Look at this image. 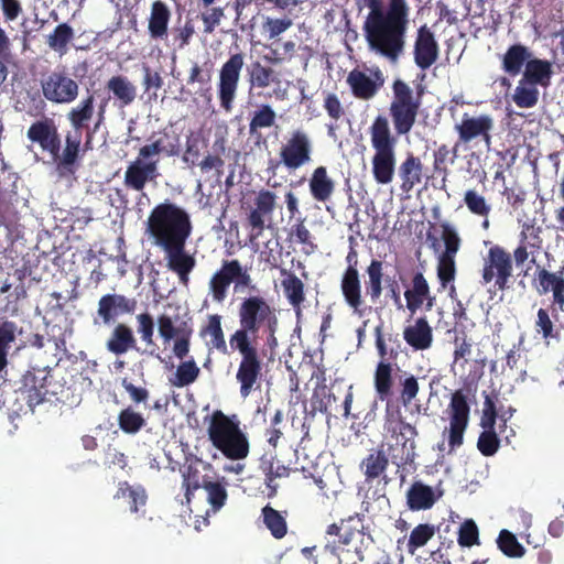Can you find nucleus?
<instances>
[{
	"mask_svg": "<svg viewBox=\"0 0 564 564\" xmlns=\"http://www.w3.org/2000/svg\"><path fill=\"white\" fill-rule=\"evenodd\" d=\"M116 499H126L132 513H138L148 501V494L141 485L131 486L128 481H121L115 495Z\"/></svg>",
	"mask_w": 564,
	"mask_h": 564,
	"instance_id": "45",
	"label": "nucleus"
},
{
	"mask_svg": "<svg viewBox=\"0 0 564 564\" xmlns=\"http://www.w3.org/2000/svg\"><path fill=\"white\" fill-rule=\"evenodd\" d=\"M282 274H286V278L282 280L284 295L293 308H295L299 313L301 305L305 300L304 283L292 272L282 270Z\"/></svg>",
	"mask_w": 564,
	"mask_h": 564,
	"instance_id": "46",
	"label": "nucleus"
},
{
	"mask_svg": "<svg viewBox=\"0 0 564 564\" xmlns=\"http://www.w3.org/2000/svg\"><path fill=\"white\" fill-rule=\"evenodd\" d=\"M192 231L189 214L183 207L167 200L155 205L145 223V232L159 248L187 241Z\"/></svg>",
	"mask_w": 564,
	"mask_h": 564,
	"instance_id": "3",
	"label": "nucleus"
},
{
	"mask_svg": "<svg viewBox=\"0 0 564 564\" xmlns=\"http://www.w3.org/2000/svg\"><path fill=\"white\" fill-rule=\"evenodd\" d=\"M239 328L229 337V346L241 359L236 372L239 393L247 398L259 387L262 378V356L259 340L270 349L278 346L279 316L275 306L264 296L253 294L242 297L237 311Z\"/></svg>",
	"mask_w": 564,
	"mask_h": 564,
	"instance_id": "1",
	"label": "nucleus"
},
{
	"mask_svg": "<svg viewBox=\"0 0 564 564\" xmlns=\"http://www.w3.org/2000/svg\"><path fill=\"white\" fill-rule=\"evenodd\" d=\"M159 176V166L155 165V162L142 159L138 154L126 169L123 184L128 189L143 192L147 184L156 182Z\"/></svg>",
	"mask_w": 564,
	"mask_h": 564,
	"instance_id": "22",
	"label": "nucleus"
},
{
	"mask_svg": "<svg viewBox=\"0 0 564 564\" xmlns=\"http://www.w3.org/2000/svg\"><path fill=\"white\" fill-rule=\"evenodd\" d=\"M180 471L183 478L182 487L185 491V499L189 503L194 492L203 488V477L195 464H185Z\"/></svg>",
	"mask_w": 564,
	"mask_h": 564,
	"instance_id": "51",
	"label": "nucleus"
},
{
	"mask_svg": "<svg viewBox=\"0 0 564 564\" xmlns=\"http://www.w3.org/2000/svg\"><path fill=\"white\" fill-rule=\"evenodd\" d=\"M384 430L394 441L388 451L393 464L406 466L414 463L416 457L415 437L419 432L415 426L404 421L399 406L388 403L384 410Z\"/></svg>",
	"mask_w": 564,
	"mask_h": 564,
	"instance_id": "6",
	"label": "nucleus"
},
{
	"mask_svg": "<svg viewBox=\"0 0 564 564\" xmlns=\"http://www.w3.org/2000/svg\"><path fill=\"white\" fill-rule=\"evenodd\" d=\"M138 333L141 340L145 344L147 348L141 352L149 356L159 357L158 345L154 343V321L151 314L141 313L137 315Z\"/></svg>",
	"mask_w": 564,
	"mask_h": 564,
	"instance_id": "48",
	"label": "nucleus"
},
{
	"mask_svg": "<svg viewBox=\"0 0 564 564\" xmlns=\"http://www.w3.org/2000/svg\"><path fill=\"white\" fill-rule=\"evenodd\" d=\"M231 284L236 292L243 289H256L249 269L243 267L238 259L223 260L220 268L210 276L208 289L213 301L221 304L226 300Z\"/></svg>",
	"mask_w": 564,
	"mask_h": 564,
	"instance_id": "8",
	"label": "nucleus"
},
{
	"mask_svg": "<svg viewBox=\"0 0 564 564\" xmlns=\"http://www.w3.org/2000/svg\"><path fill=\"white\" fill-rule=\"evenodd\" d=\"M413 55L416 66L422 70L429 69L438 58L437 41L426 24L417 29Z\"/></svg>",
	"mask_w": 564,
	"mask_h": 564,
	"instance_id": "26",
	"label": "nucleus"
},
{
	"mask_svg": "<svg viewBox=\"0 0 564 564\" xmlns=\"http://www.w3.org/2000/svg\"><path fill=\"white\" fill-rule=\"evenodd\" d=\"M437 278L441 283L442 289H446L449 283H452L455 279L456 274V264L455 257L448 256H440L437 268H436Z\"/></svg>",
	"mask_w": 564,
	"mask_h": 564,
	"instance_id": "64",
	"label": "nucleus"
},
{
	"mask_svg": "<svg viewBox=\"0 0 564 564\" xmlns=\"http://www.w3.org/2000/svg\"><path fill=\"white\" fill-rule=\"evenodd\" d=\"M243 65L245 54L238 52L230 54L219 69L217 95L219 105L226 112L234 108Z\"/></svg>",
	"mask_w": 564,
	"mask_h": 564,
	"instance_id": "11",
	"label": "nucleus"
},
{
	"mask_svg": "<svg viewBox=\"0 0 564 564\" xmlns=\"http://www.w3.org/2000/svg\"><path fill=\"white\" fill-rule=\"evenodd\" d=\"M248 82L251 87L264 89L272 84H280L278 73L270 66H264L260 61H253L247 67Z\"/></svg>",
	"mask_w": 564,
	"mask_h": 564,
	"instance_id": "44",
	"label": "nucleus"
},
{
	"mask_svg": "<svg viewBox=\"0 0 564 564\" xmlns=\"http://www.w3.org/2000/svg\"><path fill=\"white\" fill-rule=\"evenodd\" d=\"M200 375V369L196 365L193 357L185 360L177 366L174 379L171 380L172 384L177 388L187 387L194 383Z\"/></svg>",
	"mask_w": 564,
	"mask_h": 564,
	"instance_id": "50",
	"label": "nucleus"
},
{
	"mask_svg": "<svg viewBox=\"0 0 564 564\" xmlns=\"http://www.w3.org/2000/svg\"><path fill=\"white\" fill-rule=\"evenodd\" d=\"M82 143V134L74 132V134L67 133L65 137V147L61 154L58 152V159H53L56 162L57 170L63 172H73Z\"/></svg>",
	"mask_w": 564,
	"mask_h": 564,
	"instance_id": "43",
	"label": "nucleus"
},
{
	"mask_svg": "<svg viewBox=\"0 0 564 564\" xmlns=\"http://www.w3.org/2000/svg\"><path fill=\"white\" fill-rule=\"evenodd\" d=\"M497 544L499 550L509 557H521L525 552V549L519 543L516 535L506 529L500 531Z\"/></svg>",
	"mask_w": 564,
	"mask_h": 564,
	"instance_id": "59",
	"label": "nucleus"
},
{
	"mask_svg": "<svg viewBox=\"0 0 564 564\" xmlns=\"http://www.w3.org/2000/svg\"><path fill=\"white\" fill-rule=\"evenodd\" d=\"M397 172L401 181V192L409 194L423 180V163L419 156L409 153L399 164Z\"/></svg>",
	"mask_w": 564,
	"mask_h": 564,
	"instance_id": "30",
	"label": "nucleus"
},
{
	"mask_svg": "<svg viewBox=\"0 0 564 564\" xmlns=\"http://www.w3.org/2000/svg\"><path fill=\"white\" fill-rule=\"evenodd\" d=\"M316 546H305L301 550L288 549L282 555L283 564H317L314 554Z\"/></svg>",
	"mask_w": 564,
	"mask_h": 564,
	"instance_id": "61",
	"label": "nucleus"
},
{
	"mask_svg": "<svg viewBox=\"0 0 564 564\" xmlns=\"http://www.w3.org/2000/svg\"><path fill=\"white\" fill-rule=\"evenodd\" d=\"M213 149L215 153L206 155L198 163V166L203 173H208L209 171L215 170L217 175L220 176L225 165V161L221 155L226 152V140L224 138L217 139L214 142Z\"/></svg>",
	"mask_w": 564,
	"mask_h": 564,
	"instance_id": "52",
	"label": "nucleus"
},
{
	"mask_svg": "<svg viewBox=\"0 0 564 564\" xmlns=\"http://www.w3.org/2000/svg\"><path fill=\"white\" fill-rule=\"evenodd\" d=\"M435 534V528L430 523H421L416 525L410 533L406 550L410 554H414L417 549L423 547Z\"/></svg>",
	"mask_w": 564,
	"mask_h": 564,
	"instance_id": "58",
	"label": "nucleus"
},
{
	"mask_svg": "<svg viewBox=\"0 0 564 564\" xmlns=\"http://www.w3.org/2000/svg\"><path fill=\"white\" fill-rule=\"evenodd\" d=\"M405 307L413 315L419 310L431 311L436 305V296L432 293L430 284L420 271L413 273L409 288L404 291Z\"/></svg>",
	"mask_w": 564,
	"mask_h": 564,
	"instance_id": "21",
	"label": "nucleus"
},
{
	"mask_svg": "<svg viewBox=\"0 0 564 564\" xmlns=\"http://www.w3.org/2000/svg\"><path fill=\"white\" fill-rule=\"evenodd\" d=\"M464 204L470 214L480 218H488L491 213V205L486 197L476 189H467L464 194Z\"/></svg>",
	"mask_w": 564,
	"mask_h": 564,
	"instance_id": "56",
	"label": "nucleus"
},
{
	"mask_svg": "<svg viewBox=\"0 0 564 564\" xmlns=\"http://www.w3.org/2000/svg\"><path fill=\"white\" fill-rule=\"evenodd\" d=\"M372 76L373 78L369 77L365 72L358 68H354L348 73L346 82L356 98L369 100L373 98L383 86L384 77L379 68L372 72Z\"/></svg>",
	"mask_w": 564,
	"mask_h": 564,
	"instance_id": "27",
	"label": "nucleus"
},
{
	"mask_svg": "<svg viewBox=\"0 0 564 564\" xmlns=\"http://www.w3.org/2000/svg\"><path fill=\"white\" fill-rule=\"evenodd\" d=\"M370 142L375 150L371 171L377 184L386 185L393 181L397 165V138L392 134L387 117L377 116L369 127Z\"/></svg>",
	"mask_w": 564,
	"mask_h": 564,
	"instance_id": "5",
	"label": "nucleus"
},
{
	"mask_svg": "<svg viewBox=\"0 0 564 564\" xmlns=\"http://www.w3.org/2000/svg\"><path fill=\"white\" fill-rule=\"evenodd\" d=\"M187 241H181L161 248L165 253L167 268L176 273L180 282L187 285L189 282V274L196 267V259L194 254L189 253L186 249Z\"/></svg>",
	"mask_w": 564,
	"mask_h": 564,
	"instance_id": "24",
	"label": "nucleus"
},
{
	"mask_svg": "<svg viewBox=\"0 0 564 564\" xmlns=\"http://www.w3.org/2000/svg\"><path fill=\"white\" fill-rule=\"evenodd\" d=\"M74 39V30L67 23L58 24L47 36V45L61 55L67 52L68 43Z\"/></svg>",
	"mask_w": 564,
	"mask_h": 564,
	"instance_id": "53",
	"label": "nucleus"
},
{
	"mask_svg": "<svg viewBox=\"0 0 564 564\" xmlns=\"http://www.w3.org/2000/svg\"><path fill=\"white\" fill-rule=\"evenodd\" d=\"M310 193L314 200L326 203L335 192V182L328 175L326 166H317L308 178Z\"/></svg>",
	"mask_w": 564,
	"mask_h": 564,
	"instance_id": "32",
	"label": "nucleus"
},
{
	"mask_svg": "<svg viewBox=\"0 0 564 564\" xmlns=\"http://www.w3.org/2000/svg\"><path fill=\"white\" fill-rule=\"evenodd\" d=\"M181 138L173 131L166 129L153 133L150 142L142 145L138 154L150 162H155L159 166L161 155L166 158H174L181 154Z\"/></svg>",
	"mask_w": 564,
	"mask_h": 564,
	"instance_id": "19",
	"label": "nucleus"
},
{
	"mask_svg": "<svg viewBox=\"0 0 564 564\" xmlns=\"http://www.w3.org/2000/svg\"><path fill=\"white\" fill-rule=\"evenodd\" d=\"M404 341L414 351H424L432 347L433 328L425 316L417 317L413 324L403 329Z\"/></svg>",
	"mask_w": 564,
	"mask_h": 564,
	"instance_id": "29",
	"label": "nucleus"
},
{
	"mask_svg": "<svg viewBox=\"0 0 564 564\" xmlns=\"http://www.w3.org/2000/svg\"><path fill=\"white\" fill-rule=\"evenodd\" d=\"M392 93L389 115L397 134L404 135L415 124L421 107V94L414 96L412 88L402 79L393 82Z\"/></svg>",
	"mask_w": 564,
	"mask_h": 564,
	"instance_id": "7",
	"label": "nucleus"
},
{
	"mask_svg": "<svg viewBox=\"0 0 564 564\" xmlns=\"http://www.w3.org/2000/svg\"><path fill=\"white\" fill-rule=\"evenodd\" d=\"M276 194L270 189H260L254 197V207L247 217L250 227V241L258 239L264 231L267 223L272 219V214L276 207Z\"/></svg>",
	"mask_w": 564,
	"mask_h": 564,
	"instance_id": "18",
	"label": "nucleus"
},
{
	"mask_svg": "<svg viewBox=\"0 0 564 564\" xmlns=\"http://www.w3.org/2000/svg\"><path fill=\"white\" fill-rule=\"evenodd\" d=\"M94 113L95 98L94 95L89 94L67 111L66 119L74 129V132L82 134L83 130L89 128Z\"/></svg>",
	"mask_w": 564,
	"mask_h": 564,
	"instance_id": "33",
	"label": "nucleus"
},
{
	"mask_svg": "<svg viewBox=\"0 0 564 564\" xmlns=\"http://www.w3.org/2000/svg\"><path fill=\"white\" fill-rule=\"evenodd\" d=\"M259 468L264 475V484L270 489L268 497L272 498L276 495L278 489L275 479L289 477L291 469L278 460L276 456L269 454L260 457Z\"/></svg>",
	"mask_w": 564,
	"mask_h": 564,
	"instance_id": "35",
	"label": "nucleus"
},
{
	"mask_svg": "<svg viewBox=\"0 0 564 564\" xmlns=\"http://www.w3.org/2000/svg\"><path fill=\"white\" fill-rule=\"evenodd\" d=\"M208 440L226 458L245 459L250 452L247 434L240 429L237 415H227L215 410L207 427Z\"/></svg>",
	"mask_w": 564,
	"mask_h": 564,
	"instance_id": "4",
	"label": "nucleus"
},
{
	"mask_svg": "<svg viewBox=\"0 0 564 564\" xmlns=\"http://www.w3.org/2000/svg\"><path fill=\"white\" fill-rule=\"evenodd\" d=\"M553 75L552 63L541 58H529L522 75L529 85L547 87Z\"/></svg>",
	"mask_w": 564,
	"mask_h": 564,
	"instance_id": "38",
	"label": "nucleus"
},
{
	"mask_svg": "<svg viewBox=\"0 0 564 564\" xmlns=\"http://www.w3.org/2000/svg\"><path fill=\"white\" fill-rule=\"evenodd\" d=\"M17 324L12 321H3L0 324V373L8 366V352L10 345L15 340Z\"/></svg>",
	"mask_w": 564,
	"mask_h": 564,
	"instance_id": "55",
	"label": "nucleus"
},
{
	"mask_svg": "<svg viewBox=\"0 0 564 564\" xmlns=\"http://www.w3.org/2000/svg\"><path fill=\"white\" fill-rule=\"evenodd\" d=\"M440 226L442 228V240L445 246V250L441 256L456 257L462 242L458 232L451 224L446 221L442 223Z\"/></svg>",
	"mask_w": 564,
	"mask_h": 564,
	"instance_id": "62",
	"label": "nucleus"
},
{
	"mask_svg": "<svg viewBox=\"0 0 564 564\" xmlns=\"http://www.w3.org/2000/svg\"><path fill=\"white\" fill-rule=\"evenodd\" d=\"M79 83L66 68H56L41 79V91L45 100L53 105H69L79 96Z\"/></svg>",
	"mask_w": 564,
	"mask_h": 564,
	"instance_id": "10",
	"label": "nucleus"
},
{
	"mask_svg": "<svg viewBox=\"0 0 564 564\" xmlns=\"http://www.w3.org/2000/svg\"><path fill=\"white\" fill-rule=\"evenodd\" d=\"M105 88L109 93V96L108 98L102 99L98 106L97 122L95 123L94 131H96L104 122L106 108L111 99L116 107L124 109L132 105L138 97L137 86L124 75L111 76L106 82Z\"/></svg>",
	"mask_w": 564,
	"mask_h": 564,
	"instance_id": "14",
	"label": "nucleus"
},
{
	"mask_svg": "<svg viewBox=\"0 0 564 564\" xmlns=\"http://www.w3.org/2000/svg\"><path fill=\"white\" fill-rule=\"evenodd\" d=\"M221 321L223 316L219 314L208 315L206 325L202 326L199 330V336L202 338L209 337V340L206 341V346L209 352L217 350L225 355L228 352V348Z\"/></svg>",
	"mask_w": 564,
	"mask_h": 564,
	"instance_id": "34",
	"label": "nucleus"
},
{
	"mask_svg": "<svg viewBox=\"0 0 564 564\" xmlns=\"http://www.w3.org/2000/svg\"><path fill=\"white\" fill-rule=\"evenodd\" d=\"M367 280L365 282L366 295L372 303H377L383 292V262L378 259H372L366 268Z\"/></svg>",
	"mask_w": 564,
	"mask_h": 564,
	"instance_id": "42",
	"label": "nucleus"
},
{
	"mask_svg": "<svg viewBox=\"0 0 564 564\" xmlns=\"http://www.w3.org/2000/svg\"><path fill=\"white\" fill-rule=\"evenodd\" d=\"M117 421L120 430L129 435L139 433L147 425L143 414L135 411L131 405L119 412Z\"/></svg>",
	"mask_w": 564,
	"mask_h": 564,
	"instance_id": "49",
	"label": "nucleus"
},
{
	"mask_svg": "<svg viewBox=\"0 0 564 564\" xmlns=\"http://www.w3.org/2000/svg\"><path fill=\"white\" fill-rule=\"evenodd\" d=\"M50 377V370L46 368H32L14 382L15 392L20 394L31 410L45 401L48 393Z\"/></svg>",
	"mask_w": 564,
	"mask_h": 564,
	"instance_id": "15",
	"label": "nucleus"
},
{
	"mask_svg": "<svg viewBox=\"0 0 564 564\" xmlns=\"http://www.w3.org/2000/svg\"><path fill=\"white\" fill-rule=\"evenodd\" d=\"M369 12L362 24L369 48L394 64L404 53L411 8L408 0H364Z\"/></svg>",
	"mask_w": 564,
	"mask_h": 564,
	"instance_id": "2",
	"label": "nucleus"
},
{
	"mask_svg": "<svg viewBox=\"0 0 564 564\" xmlns=\"http://www.w3.org/2000/svg\"><path fill=\"white\" fill-rule=\"evenodd\" d=\"M203 488L207 492V501L212 506L213 511H219L228 498L225 486L220 481H212L207 476H204Z\"/></svg>",
	"mask_w": 564,
	"mask_h": 564,
	"instance_id": "54",
	"label": "nucleus"
},
{
	"mask_svg": "<svg viewBox=\"0 0 564 564\" xmlns=\"http://www.w3.org/2000/svg\"><path fill=\"white\" fill-rule=\"evenodd\" d=\"M389 466V458L387 454L381 449H372L361 460L360 469L364 473L365 481L367 484L372 482L375 479L382 477L383 485L380 489H376L372 498L379 499L386 497V486L389 484L390 478L384 475Z\"/></svg>",
	"mask_w": 564,
	"mask_h": 564,
	"instance_id": "25",
	"label": "nucleus"
},
{
	"mask_svg": "<svg viewBox=\"0 0 564 564\" xmlns=\"http://www.w3.org/2000/svg\"><path fill=\"white\" fill-rule=\"evenodd\" d=\"M512 270L511 254L501 246L495 245L489 248L487 256L484 258L481 283L486 285L495 282V286L499 291H505L509 288Z\"/></svg>",
	"mask_w": 564,
	"mask_h": 564,
	"instance_id": "12",
	"label": "nucleus"
},
{
	"mask_svg": "<svg viewBox=\"0 0 564 564\" xmlns=\"http://www.w3.org/2000/svg\"><path fill=\"white\" fill-rule=\"evenodd\" d=\"M436 500L433 488L422 481H414L406 492V505L412 511L431 509Z\"/></svg>",
	"mask_w": 564,
	"mask_h": 564,
	"instance_id": "40",
	"label": "nucleus"
},
{
	"mask_svg": "<svg viewBox=\"0 0 564 564\" xmlns=\"http://www.w3.org/2000/svg\"><path fill=\"white\" fill-rule=\"evenodd\" d=\"M134 333L126 323H117L106 341L108 351L116 356H121L129 350L138 349Z\"/></svg>",
	"mask_w": 564,
	"mask_h": 564,
	"instance_id": "31",
	"label": "nucleus"
},
{
	"mask_svg": "<svg viewBox=\"0 0 564 564\" xmlns=\"http://www.w3.org/2000/svg\"><path fill=\"white\" fill-rule=\"evenodd\" d=\"M470 406L463 390H456L448 404L449 430L448 445L449 453L463 445L464 433L469 421Z\"/></svg>",
	"mask_w": 564,
	"mask_h": 564,
	"instance_id": "16",
	"label": "nucleus"
},
{
	"mask_svg": "<svg viewBox=\"0 0 564 564\" xmlns=\"http://www.w3.org/2000/svg\"><path fill=\"white\" fill-rule=\"evenodd\" d=\"M156 324L163 343L173 341V355L180 360L185 359L189 354L194 333L192 318L184 319L178 314L161 313L156 318Z\"/></svg>",
	"mask_w": 564,
	"mask_h": 564,
	"instance_id": "9",
	"label": "nucleus"
},
{
	"mask_svg": "<svg viewBox=\"0 0 564 564\" xmlns=\"http://www.w3.org/2000/svg\"><path fill=\"white\" fill-rule=\"evenodd\" d=\"M275 112L269 105H262L254 111L249 123L250 133H254L258 129L270 128L275 122Z\"/></svg>",
	"mask_w": 564,
	"mask_h": 564,
	"instance_id": "63",
	"label": "nucleus"
},
{
	"mask_svg": "<svg viewBox=\"0 0 564 564\" xmlns=\"http://www.w3.org/2000/svg\"><path fill=\"white\" fill-rule=\"evenodd\" d=\"M261 517L265 528L274 539L280 540L286 535L288 522L286 517L282 512L267 505L261 510Z\"/></svg>",
	"mask_w": 564,
	"mask_h": 564,
	"instance_id": "47",
	"label": "nucleus"
},
{
	"mask_svg": "<svg viewBox=\"0 0 564 564\" xmlns=\"http://www.w3.org/2000/svg\"><path fill=\"white\" fill-rule=\"evenodd\" d=\"M26 137L37 143L43 151L48 152L53 159H58L61 137L53 119L44 118L33 122L28 129Z\"/></svg>",
	"mask_w": 564,
	"mask_h": 564,
	"instance_id": "23",
	"label": "nucleus"
},
{
	"mask_svg": "<svg viewBox=\"0 0 564 564\" xmlns=\"http://www.w3.org/2000/svg\"><path fill=\"white\" fill-rule=\"evenodd\" d=\"M538 280L543 293H546L550 290L553 292L552 314L555 321H557L556 313L557 311H563L564 306V279L558 276L556 273H551L545 269H541L538 272Z\"/></svg>",
	"mask_w": 564,
	"mask_h": 564,
	"instance_id": "37",
	"label": "nucleus"
},
{
	"mask_svg": "<svg viewBox=\"0 0 564 564\" xmlns=\"http://www.w3.org/2000/svg\"><path fill=\"white\" fill-rule=\"evenodd\" d=\"M539 89L535 85H529V83L520 79L519 85L514 89L512 99L519 108H532L538 104Z\"/></svg>",
	"mask_w": 564,
	"mask_h": 564,
	"instance_id": "57",
	"label": "nucleus"
},
{
	"mask_svg": "<svg viewBox=\"0 0 564 564\" xmlns=\"http://www.w3.org/2000/svg\"><path fill=\"white\" fill-rule=\"evenodd\" d=\"M138 302L119 293H107L98 301L94 325L109 326L122 315H131L137 310Z\"/></svg>",
	"mask_w": 564,
	"mask_h": 564,
	"instance_id": "17",
	"label": "nucleus"
},
{
	"mask_svg": "<svg viewBox=\"0 0 564 564\" xmlns=\"http://www.w3.org/2000/svg\"><path fill=\"white\" fill-rule=\"evenodd\" d=\"M171 20V10L167 4L156 0L151 4L148 23L149 35L153 40H163L167 36V26Z\"/></svg>",
	"mask_w": 564,
	"mask_h": 564,
	"instance_id": "36",
	"label": "nucleus"
},
{
	"mask_svg": "<svg viewBox=\"0 0 564 564\" xmlns=\"http://www.w3.org/2000/svg\"><path fill=\"white\" fill-rule=\"evenodd\" d=\"M313 140L303 129L290 132L279 152L280 161L289 171H295L312 161Z\"/></svg>",
	"mask_w": 564,
	"mask_h": 564,
	"instance_id": "13",
	"label": "nucleus"
},
{
	"mask_svg": "<svg viewBox=\"0 0 564 564\" xmlns=\"http://www.w3.org/2000/svg\"><path fill=\"white\" fill-rule=\"evenodd\" d=\"M393 367L390 361L380 360L377 364L373 384L377 397L380 401H387V404L391 403V397L393 394Z\"/></svg>",
	"mask_w": 564,
	"mask_h": 564,
	"instance_id": "39",
	"label": "nucleus"
},
{
	"mask_svg": "<svg viewBox=\"0 0 564 564\" xmlns=\"http://www.w3.org/2000/svg\"><path fill=\"white\" fill-rule=\"evenodd\" d=\"M340 292L346 305L359 316L365 312V299L362 296L359 271L352 272L345 269L340 279Z\"/></svg>",
	"mask_w": 564,
	"mask_h": 564,
	"instance_id": "28",
	"label": "nucleus"
},
{
	"mask_svg": "<svg viewBox=\"0 0 564 564\" xmlns=\"http://www.w3.org/2000/svg\"><path fill=\"white\" fill-rule=\"evenodd\" d=\"M531 57L529 48L522 44L511 45L502 56L501 66L506 74L516 77Z\"/></svg>",
	"mask_w": 564,
	"mask_h": 564,
	"instance_id": "41",
	"label": "nucleus"
},
{
	"mask_svg": "<svg viewBox=\"0 0 564 564\" xmlns=\"http://www.w3.org/2000/svg\"><path fill=\"white\" fill-rule=\"evenodd\" d=\"M534 327L535 332L547 343L550 339H560L558 330L551 319L549 312L544 308H539Z\"/></svg>",
	"mask_w": 564,
	"mask_h": 564,
	"instance_id": "60",
	"label": "nucleus"
},
{
	"mask_svg": "<svg viewBox=\"0 0 564 564\" xmlns=\"http://www.w3.org/2000/svg\"><path fill=\"white\" fill-rule=\"evenodd\" d=\"M494 129V119L489 115L470 117L464 113L462 120L455 126L459 142L468 144L475 139H480L489 150L491 145V130Z\"/></svg>",
	"mask_w": 564,
	"mask_h": 564,
	"instance_id": "20",
	"label": "nucleus"
}]
</instances>
